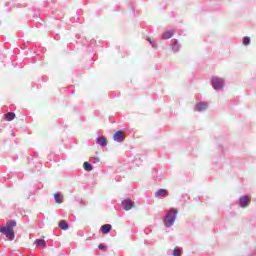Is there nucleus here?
Here are the masks:
<instances>
[{
	"instance_id": "4be33fe9",
	"label": "nucleus",
	"mask_w": 256,
	"mask_h": 256,
	"mask_svg": "<svg viewBox=\"0 0 256 256\" xmlns=\"http://www.w3.org/2000/svg\"><path fill=\"white\" fill-rule=\"evenodd\" d=\"M175 45H177V41H175Z\"/></svg>"
},
{
	"instance_id": "9b49d317",
	"label": "nucleus",
	"mask_w": 256,
	"mask_h": 256,
	"mask_svg": "<svg viewBox=\"0 0 256 256\" xmlns=\"http://www.w3.org/2000/svg\"><path fill=\"white\" fill-rule=\"evenodd\" d=\"M97 141L102 147H107V139L105 137L100 136L97 138Z\"/></svg>"
},
{
	"instance_id": "f3484780",
	"label": "nucleus",
	"mask_w": 256,
	"mask_h": 256,
	"mask_svg": "<svg viewBox=\"0 0 256 256\" xmlns=\"http://www.w3.org/2000/svg\"><path fill=\"white\" fill-rule=\"evenodd\" d=\"M36 245H37V247H45L46 242L43 239L36 240Z\"/></svg>"
},
{
	"instance_id": "1a4fd4ad",
	"label": "nucleus",
	"mask_w": 256,
	"mask_h": 256,
	"mask_svg": "<svg viewBox=\"0 0 256 256\" xmlns=\"http://www.w3.org/2000/svg\"><path fill=\"white\" fill-rule=\"evenodd\" d=\"M111 229H112L111 224H105L101 227V231L102 233H104V235L111 233Z\"/></svg>"
},
{
	"instance_id": "a211bd4d",
	"label": "nucleus",
	"mask_w": 256,
	"mask_h": 256,
	"mask_svg": "<svg viewBox=\"0 0 256 256\" xmlns=\"http://www.w3.org/2000/svg\"><path fill=\"white\" fill-rule=\"evenodd\" d=\"M249 43H251V38H249V37H247V36L244 37V38H243V44H244V45H249Z\"/></svg>"
},
{
	"instance_id": "f8f14e48",
	"label": "nucleus",
	"mask_w": 256,
	"mask_h": 256,
	"mask_svg": "<svg viewBox=\"0 0 256 256\" xmlns=\"http://www.w3.org/2000/svg\"><path fill=\"white\" fill-rule=\"evenodd\" d=\"M60 229H63V231H67L69 229V224H67V221L61 220L59 223Z\"/></svg>"
},
{
	"instance_id": "20e7f679",
	"label": "nucleus",
	"mask_w": 256,
	"mask_h": 256,
	"mask_svg": "<svg viewBox=\"0 0 256 256\" xmlns=\"http://www.w3.org/2000/svg\"><path fill=\"white\" fill-rule=\"evenodd\" d=\"M251 204V197L249 196H242L239 200V205L242 208H247Z\"/></svg>"
},
{
	"instance_id": "6e6552de",
	"label": "nucleus",
	"mask_w": 256,
	"mask_h": 256,
	"mask_svg": "<svg viewBox=\"0 0 256 256\" xmlns=\"http://www.w3.org/2000/svg\"><path fill=\"white\" fill-rule=\"evenodd\" d=\"M175 35V30H169L162 34V39H171Z\"/></svg>"
},
{
	"instance_id": "39448f33",
	"label": "nucleus",
	"mask_w": 256,
	"mask_h": 256,
	"mask_svg": "<svg viewBox=\"0 0 256 256\" xmlns=\"http://www.w3.org/2000/svg\"><path fill=\"white\" fill-rule=\"evenodd\" d=\"M114 141H117L118 143H121L122 141H125V132L118 130L113 135Z\"/></svg>"
},
{
	"instance_id": "9d476101",
	"label": "nucleus",
	"mask_w": 256,
	"mask_h": 256,
	"mask_svg": "<svg viewBox=\"0 0 256 256\" xmlns=\"http://www.w3.org/2000/svg\"><path fill=\"white\" fill-rule=\"evenodd\" d=\"M55 203L61 204L63 203V194L61 192H57L54 194Z\"/></svg>"
},
{
	"instance_id": "423d86ee",
	"label": "nucleus",
	"mask_w": 256,
	"mask_h": 256,
	"mask_svg": "<svg viewBox=\"0 0 256 256\" xmlns=\"http://www.w3.org/2000/svg\"><path fill=\"white\" fill-rule=\"evenodd\" d=\"M122 207L125 211H131L133 209V201L131 199H126L122 202Z\"/></svg>"
},
{
	"instance_id": "7ed1b4c3",
	"label": "nucleus",
	"mask_w": 256,
	"mask_h": 256,
	"mask_svg": "<svg viewBox=\"0 0 256 256\" xmlns=\"http://www.w3.org/2000/svg\"><path fill=\"white\" fill-rule=\"evenodd\" d=\"M225 81L222 78L214 77L212 78V87L219 91V89H223Z\"/></svg>"
},
{
	"instance_id": "f03ea898",
	"label": "nucleus",
	"mask_w": 256,
	"mask_h": 256,
	"mask_svg": "<svg viewBox=\"0 0 256 256\" xmlns=\"http://www.w3.org/2000/svg\"><path fill=\"white\" fill-rule=\"evenodd\" d=\"M177 213V209L172 208L171 210H169L168 214L164 218L165 227H173V223H175Z\"/></svg>"
},
{
	"instance_id": "ddd939ff",
	"label": "nucleus",
	"mask_w": 256,
	"mask_h": 256,
	"mask_svg": "<svg viewBox=\"0 0 256 256\" xmlns=\"http://www.w3.org/2000/svg\"><path fill=\"white\" fill-rule=\"evenodd\" d=\"M15 113H13V112H9V113H7L6 115H5V119H6V121H13V119H15Z\"/></svg>"
},
{
	"instance_id": "0eeeda50",
	"label": "nucleus",
	"mask_w": 256,
	"mask_h": 256,
	"mask_svg": "<svg viewBox=\"0 0 256 256\" xmlns=\"http://www.w3.org/2000/svg\"><path fill=\"white\" fill-rule=\"evenodd\" d=\"M205 109H207V103L205 102L197 103L194 108L195 111H205Z\"/></svg>"
},
{
	"instance_id": "dca6fc26",
	"label": "nucleus",
	"mask_w": 256,
	"mask_h": 256,
	"mask_svg": "<svg viewBox=\"0 0 256 256\" xmlns=\"http://www.w3.org/2000/svg\"><path fill=\"white\" fill-rule=\"evenodd\" d=\"M181 253H183V250H182V249L175 248V249L173 250L172 256H181Z\"/></svg>"
},
{
	"instance_id": "4468645a",
	"label": "nucleus",
	"mask_w": 256,
	"mask_h": 256,
	"mask_svg": "<svg viewBox=\"0 0 256 256\" xmlns=\"http://www.w3.org/2000/svg\"><path fill=\"white\" fill-rule=\"evenodd\" d=\"M157 196L160 197H166L167 196V190L166 189H159L156 193Z\"/></svg>"
},
{
	"instance_id": "2eb2a0df",
	"label": "nucleus",
	"mask_w": 256,
	"mask_h": 256,
	"mask_svg": "<svg viewBox=\"0 0 256 256\" xmlns=\"http://www.w3.org/2000/svg\"><path fill=\"white\" fill-rule=\"evenodd\" d=\"M83 167L85 171H93V166H91V163L89 162H84Z\"/></svg>"
},
{
	"instance_id": "412c9836",
	"label": "nucleus",
	"mask_w": 256,
	"mask_h": 256,
	"mask_svg": "<svg viewBox=\"0 0 256 256\" xmlns=\"http://www.w3.org/2000/svg\"><path fill=\"white\" fill-rule=\"evenodd\" d=\"M174 51H179V48H176L175 46L173 47Z\"/></svg>"
},
{
	"instance_id": "aec40b11",
	"label": "nucleus",
	"mask_w": 256,
	"mask_h": 256,
	"mask_svg": "<svg viewBox=\"0 0 256 256\" xmlns=\"http://www.w3.org/2000/svg\"><path fill=\"white\" fill-rule=\"evenodd\" d=\"M99 249H105L104 245H99Z\"/></svg>"
},
{
	"instance_id": "f257e3e1",
	"label": "nucleus",
	"mask_w": 256,
	"mask_h": 256,
	"mask_svg": "<svg viewBox=\"0 0 256 256\" xmlns=\"http://www.w3.org/2000/svg\"><path fill=\"white\" fill-rule=\"evenodd\" d=\"M17 225V222L14 220L8 221L6 226L0 227V233H3L9 239L10 241H13L15 239V231L13 230V227Z\"/></svg>"
},
{
	"instance_id": "6ab92c4d",
	"label": "nucleus",
	"mask_w": 256,
	"mask_h": 256,
	"mask_svg": "<svg viewBox=\"0 0 256 256\" xmlns=\"http://www.w3.org/2000/svg\"><path fill=\"white\" fill-rule=\"evenodd\" d=\"M147 41H149V43H151V45H153V41L151 40V38H147Z\"/></svg>"
}]
</instances>
